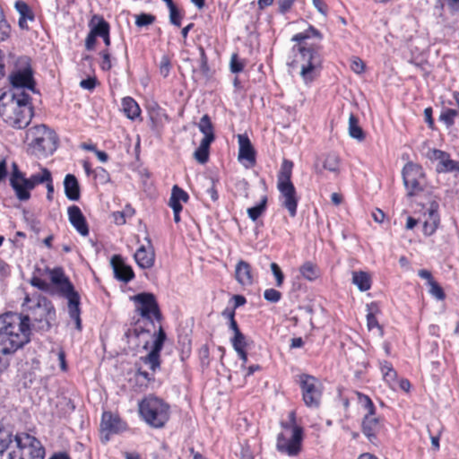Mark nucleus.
<instances>
[{
	"instance_id": "8",
	"label": "nucleus",
	"mask_w": 459,
	"mask_h": 459,
	"mask_svg": "<svg viewBox=\"0 0 459 459\" xmlns=\"http://www.w3.org/2000/svg\"><path fill=\"white\" fill-rule=\"evenodd\" d=\"M51 180V172L42 168L40 173L33 174L29 178L19 170L16 163L13 164V173L10 178V185L20 201H27L30 198V191L36 186Z\"/></svg>"
},
{
	"instance_id": "60",
	"label": "nucleus",
	"mask_w": 459,
	"mask_h": 459,
	"mask_svg": "<svg viewBox=\"0 0 459 459\" xmlns=\"http://www.w3.org/2000/svg\"><path fill=\"white\" fill-rule=\"evenodd\" d=\"M314 7L324 16L327 15L328 7L323 0H312Z\"/></svg>"
},
{
	"instance_id": "13",
	"label": "nucleus",
	"mask_w": 459,
	"mask_h": 459,
	"mask_svg": "<svg viewBox=\"0 0 459 459\" xmlns=\"http://www.w3.org/2000/svg\"><path fill=\"white\" fill-rule=\"evenodd\" d=\"M101 431L102 439L108 441L109 439V434H117L126 429V424L124 422L118 415L113 414L110 411H104L101 419Z\"/></svg>"
},
{
	"instance_id": "20",
	"label": "nucleus",
	"mask_w": 459,
	"mask_h": 459,
	"mask_svg": "<svg viewBox=\"0 0 459 459\" xmlns=\"http://www.w3.org/2000/svg\"><path fill=\"white\" fill-rule=\"evenodd\" d=\"M383 424L380 418L376 415H364L362 420V432L370 442L377 439V434L382 429Z\"/></svg>"
},
{
	"instance_id": "62",
	"label": "nucleus",
	"mask_w": 459,
	"mask_h": 459,
	"mask_svg": "<svg viewBox=\"0 0 459 459\" xmlns=\"http://www.w3.org/2000/svg\"><path fill=\"white\" fill-rule=\"evenodd\" d=\"M295 0H278L279 12L285 13L292 6Z\"/></svg>"
},
{
	"instance_id": "21",
	"label": "nucleus",
	"mask_w": 459,
	"mask_h": 459,
	"mask_svg": "<svg viewBox=\"0 0 459 459\" xmlns=\"http://www.w3.org/2000/svg\"><path fill=\"white\" fill-rule=\"evenodd\" d=\"M110 264L113 268L115 277L124 282H129L134 276L133 269L126 265L120 255H114Z\"/></svg>"
},
{
	"instance_id": "26",
	"label": "nucleus",
	"mask_w": 459,
	"mask_h": 459,
	"mask_svg": "<svg viewBox=\"0 0 459 459\" xmlns=\"http://www.w3.org/2000/svg\"><path fill=\"white\" fill-rule=\"evenodd\" d=\"M15 9L17 10V12L20 14V18L18 21L19 27L22 30H27L28 29L27 21L34 20V15L32 13L30 8L25 2L19 0V1H16V3H15Z\"/></svg>"
},
{
	"instance_id": "15",
	"label": "nucleus",
	"mask_w": 459,
	"mask_h": 459,
	"mask_svg": "<svg viewBox=\"0 0 459 459\" xmlns=\"http://www.w3.org/2000/svg\"><path fill=\"white\" fill-rule=\"evenodd\" d=\"M238 160L244 161L247 168H251L255 163V152L247 134H238Z\"/></svg>"
},
{
	"instance_id": "49",
	"label": "nucleus",
	"mask_w": 459,
	"mask_h": 459,
	"mask_svg": "<svg viewBox=\"0 0 459 459\" xmlns=\"http://www.w3.org/2000/svg\"><path fill=\"white\" fill-rule=\"evenodd\" d=\"M155 17L149 13H141L136 16L135 24L138 27H143L153 23Z\"/></svg>"
},
{
	"instance_id": "29",
	"label": "nucleus",
	"mask_w": 459,
	"mask_h": 459,
	"mask_svg": "<svg viewBox=\"0 0 459 459\" xmlns=\"http://www.w3.org/2000/svg\"><path fill=\"white\" fill-rule=\"evenodd\" d=\"M293 162L289 160H283L280 172L278 174L277 184H292L291 182V175H292Z\"/></svg>"
},
{
	"instance_id": "58",
	"label": "nucleus",
	"mask_w": 459,
	"mask_h": 459,
	"mask_svg": "<svg viewBox=\"0 0 459 459\" xmlns=\"http://www.w3.org/2000/svg\"><path fill=\"white\" fill-rule=\"evenodd\" d=\"M170 70V61L169 57L162 56L160 64V72L164 76L167 77Z\"/></svg>"
},
{
	"instance_id": "22",
	"label": "nucleus",
	"mask_w": 459,
	"mask_h": 459,
	"mask_svg": "<svg viewBox=\"0 0 459 459\" xmlns=\"http://www.w3.org/2000/svg\"><path fill=\"white\" fill-rule=\"evenodd\" d=\"M149 242V248H146L144 246H141L134 254V259L139 267L143 269H149L153 266L155 261V254L151 245V241Z\"/></svg>"
},
{
	"instance_id": "17",
	"label": "nucleus",
	"mask_w": 459,
	"mask_h": 459,
	"mask_svg": "<svg viewBox=\"0 0 459 459\" xmlns=\"http://www.w3.org/2000/svg\"><path fill=\"white\" fill-rule=\"evenodd\" d=\"M63 296L68 300L67 309L70 318L74 321L75 328L81 331L82 320L79 293L75 290H73Z\"/></svg>"
},
{
	"instance_id": "2",
	"label": "nucleus",
	"mask_w": 459,
	"mask_h": 459,
	"mask_svg": "<svg viewBox=\"0 0 459 459\" xmlns=\"http://www.w3.org/2000/svg\"><path fill=\"white\" fill-rule=\"evenodd\" d=\"M29 93H3L0 96V117L14 128H25L33 117Z\"/></svg>"
},
{
	"instance_id": "45",
	"label": "nucleus",
	"mask_w": 459,
	"mask_h": 459,
	"mask_svg": "<svg viewBox=\"0 0 459 459\" xmlns=\"http://www.w3.org/2000/svg\"><path fill=\"white\" fill-rule=\"evenodd\" d=\"M167 335L164 332L163 328L160 326L158 333L155 334V340L153 342L152 351L160 352L161 351L164 342L166 341Z\"/></svg>"
},
{
	"instance_id": "14",
	"label": "nucleus",
	"mask_w": 459,
	"mask_h": 459,
	"mask_svg": "<svg viewBox=\"0 0 459 459\" xmlns=\"http://www.w3.org/2000/svg\"><path fill=\"white\" fill-rule=\"evenodd\" d=\"M277 188L281 193V205L286 208L290 217L297 214L298 196L293 184H277Z\"/></svg>"
},
{
	"instance_id": "11",
	"label": "nucleus",
	"mask_w": 459,
	"mask_h": 459,
	"mask_svg": "<svg viewBox=\"0 0 459 459\" xmlns=\"http://www.w3.org/2000/svg\"><path fill=\"white\" fill-rule=\"evenodd\" d=\"M300 388L305 404L309 408H318L322 395L319 381L312 376L301 375Z\"/></svg>"
},
{
	"instance_id": "39",
	"label": "nucleus",
	"mask_w": 459,
	"mask_h": 459,
	"mask_svg": "<svg viewBox=\"0 0 459 459\" xmlns=\"http://www.w3.org/2000/svg\"><path fill=\"white\" fill-rule=\"evenodd\" d=\"M340 166V158L335 153H329L326 155L323 168L330 172L338 174Z\"/></svg>"
},
{
	"instance_id": "32",
	"label": "nucleus",
	"mask_w": 459,
	"mask_h": 459,
	"mask_svg": "<svg viewBox=\"0 0 459 459\" xmlns=\"http://www.w3.org/2000/svg\"><path fill=\"white\" fill-rule=\"evenodd\" d=\"M188 195L182 188L175 185L172 187L171 195L169 198V206L170 207H182L180 202L186 203L188 201Z\"/></svg>"
},
{
	"instance_id": "28",
	"label": "nucleus",
	"mask_w": 459,
	"mask_h": 459,
	"mask_svg": "<svg viewBox=\"0 0 459 459\" xmlns=\"http://www.w3.org/2000/svg\"><path fill=\"white\" fill-rule=\"evenodd\" d=\"M122 108L125 115L131 120L135 119L141 114L139 105L131 97H126L122 100Z\"/></svg>"
},
{
	"instance_id": "37",
	"label": "nucleus",
	"mask_w": 459,
	"mask_h": 459,
	"mask_svg": "<svg viewBox=\"0 0 459 459\" xmlns=\"http://www.w3.org/2000/svg\"><path fill=\"white\" fill-rule=\"evenodd\" d=\"M299 271L302 276L308 281H314L319 277V269L311 262H306Z\"/></svg>"
},
{
	"instance_id": "54",
	"label": "nucleus",
	"mask_w": 459,
	"mask_h": 459,
	"mask_svg": "<svg viewBox=\"0 0 459 459\" xmlns=\"http://www.w3.org/2000/svg\"><path fill=\"white\" fill-rule=\"evenodd\" d=\"M243 69H244L243 63L238 60L237 54H233L230 58V71L234 74H238V73L242 72Z\"/></svg>"
},
{
	"instance_id": "38",
	"label": "nucleus",
	"mask_w": 459,
	"mask_h": 459,
	"mask_svg": "<svg viewBox=\"0 0 459 459\" xmlns=\"http://www.w3.org/2000/svg\"><path fill=\"white\" fill-rule=\"evenodd\" d=\"M267 204V196L264 195L260 203L253 207L247 209L248 217L253 221H256L265 211Z\"/></svg>"
},
{
	"instance_id": "23",
	"label": "nucleus",
	"mask_w": 459,
	"mask_h": 459,
	"mask_svg": "<svg viewBox=\"0 0 459 459\" xmlns=\"http://www.w3.org/2000/svg\"><path fill=\"white\" fill-rule=\"evenodd\" d=\"M236 281L242 286H251L254 282L251 265L240 260L236 264L235 268Z\"/></svg>"
},
{
	"instance_id": "33",
	"label": "nucleus",
	"mask_w": 459,
	"mask_h": 459,
	"mask_svg": "<svg viewBox=\"0 0 459 459\" xmlns=\"http://www.w3.org/2000/svg\"><path fill=\"white\" fill-rule=\"evenodd\" d=\"M352 283H354L360 291H366L371 287L370 277L365 272H354L352 273Z\"/></svg>"
},
{
	"instance_id": "47",
	"label": "nucleus",
	"mask_w": 459,
	"mask_h": 459,
	"mask_svg": "<svg viewBox=\"0 0 459 459\" xmlns=\"http://www.w3.org/2000/svg\"><path fill=\"white\" fill-rule=\"evenodd\" d=\"M429 292L435 297L437 300H443L446 298V294L442 287L435 281H431L429 285Z\"/></svg>"
},
{
	"instance_id": "43",
	"label": "nucleus",
	"mask_w": 459,
	"mask_h": 459,
	"mask_svg": "<svg viewBox=\"0 0 459 459\" xmlns=\"http://www.w3.org/2000/svg\"><path fill=\"white\" fill-rule=\"evenodd\" d=\"M143 361L150 366V368L152 371H155L157 368H160V352L151 351L149 354L143 358H142Z\"/></svg>"
},
{
	"instance_id": "63",
	"label": "nucleus",
	"mask_w": 459,
	"mask_h": 459,
	"mask_svg": "<svg viewBox=\"0 0 459 459\" xmlns=\"http://www.w3.org/2000/svg\"><path fill=\"white\" fill-rule=\"evenodd\" d=\"M96 38L97 36L94 35L91 31L88 34L86 39H85V48L88 50L93 49L95 43H96Z\"/></svg>"
},
{
	"instance_id": "12",
	"label": "nucleus",
	"mask_w": 459,
	"mask_h": 459,
	"mask_svg": "<svg viewBox=\"0 0 459 459\" xmlns=\"http://www.w3.org/2000/svg\"><path fill=\"white\" fill-rule=\"evenodd\" d=\"M138 304L136 310L142 317L152 322L153 316L158 321L161 320V313L155 296L150 292H142L131 297Z\"/></svg>"
},
{
	"instance_id": "19",
	"label": "nucleus",
	"mask_w": 459,
	"mask_h": 459,
	"mask_svg": "<svg viewBox=\"0 0 459 459\" xmlns=\"http://www.w3.org/2000/svg\"><path fill=\"white\" fill-rule=\"evenodd\" d=\"M51 282L58 288L59 292L62 295L74 290V285L65 275L64 270L61 267H56L54 269H48Z\"/></svg>"
},
{
	"instance_id": "61",
	"label": "nucleus",
	"mask_w": 459,
	"mask_h": 459,
	"mask_svg": "<svg viewBox=\"0 0 459 459\" xmlns=\"http://www.w3.org/2000/svg\"><path fill=\"white\" fill-rule=\"evenodd\" d=\"M101 56H102V63H101V68L105 71H108L111 69V61H110V54L108 53V50H103L101 52Z\"/></svg>"
},
{
	"instance_id": "6",
	"label": "nucleus",
	"mask_w": 459,
	"mask_h": 459,
	"mask_svg": "<svg viewBox=\"0 0 459 459\" xmlns=\"http://www.w3.org/2000/svg\"><path fill=\"white\" fill-rule=\"evenodd\" d=\"M289 421L281 422L283 431L278 435L277 449L288 456H296L301 448L303 429L296 423V412L289 413Z\"/></svg>"
},
{
	"instance_id": "25",
	"label": "nucleus",
	"mask_w": 459,
	"mask_h": 459,
	"mask_svg": "<svg viewBox=\"0 0 459 459\" xmlns=\"http://www.w3.org/2000/svg\"><path fill=\"white\" fill-rule=\"evenodd\" d=\"M438 204L436 202L430 204L429 209V220L424 222L423 232L426 236H431L437 230L439 224L437 213Z\"/></svg>"
},
{
	"instance_id": "9",
	"label": "nucleus",
	"mask_w": 459,
	"mask_h": 459,
	"mask_svg": "<svg viewBox=\"0 0 459 459\" xmlns=\"http://www.w3.org/2000/svg\"><path fill=\"white\" fill-rule=\"evenodd\" d=\"M8 78L12 93H28L27 91L36 92L33 70L28 56H22L15 59L13 69Z\"/></svg>"
},
{
	"instance_id": "50",
	"label": "nucleus",
	"mask_w": 459,
	"mask_h": 459,
	"mask_svg": "<svg viewBox=\"0 0 459 459\" xmlns=\"http://www.w3.org/2000/svg\"><path fill=\"white\" fill-rule=\"evenodd\" d=\"M169 22L173 25H175L177 27H180L182 15L180 14V12L178 11L176 4L170 8H169Z\"/></svg>"
},
{
	"instance_id": "5",
	"label": "nucleus",
	"mask_w": 459,
	"mask_h": 459,
	"mask_svg": "<svg viewBox=\"0 0 459 459\" xmlns=\"http://www.w3.org/2000/svg\"><path fill=\"white\" fill-rule=\"evenodd\" d=\"M56 134L46 125H38L26 132V142L31 152L38 156L52 154L57 148Z\"/></svg>"
},
{
	"instance_id": "16",
	"label": "nucleus",
	"mask_w": 459,
	"mask_h": 459,
	"mask_svg": "<svg viewBox=\"0 0 459 459\" xmlns=\"http://www.w3.org/2000/svg\"><path fill=\"white\" fill-rule=\"evenodd\" d=\"M428 158L430 160L438 161L436 168L437 172L446 173L455 171V160L450 159L449 153L441 150L432 149L429 151Z\"/></svg>"
},
{
	"instance_id": "36",
	"label": "nucleus",
	"mask_w": 459,
	"mask_h": 459,
	"mask_svg": "<svg viewBox=\"0 0 459 459\" xmlns=\"http://www.w3.org/2000/svg\"><path fill=\"white\" fill-rule=\"evenodd\" d=\"M148 333L149 332L142 326H134L133 328H129L125 333V337L128 343H133L134 346L138 347L140 345V342H138L139 338L143 334H146Z\"/></svg>"
},
{
	"instance_id": "40",
	"label": "nucleus",
	"mask_w": 459,
	"mask_h": 459,
	"mask_svg": "<svg viewBox=\"0 0 459 459\" xmlns=\"http://www.w3.org/2000/svg\"><path fill=\"white\" fill-rule=\"evenodd\" d=\"M358 401L360 406L367 411L365 415H375L376 408L369 396L358 393Z\"/></svg>"
},
{
	"instance_id": "64",
	"label": "nucleus",
	"mask_w": 459,
	"mask_h": 459,
	"mask_svg": "<svg viewBox=\"0 0 459 459\" xmlns=\"http://www.w3.org/2000/svg\"><path fill=\"white\" fill-rule=\"evenodd\" d=\"M418 275L420 278L427 280L428 285H429L431 281H435V280L432 277L431 273L428 270H425V269L420 270L418 272Z\"/></svg>"
},
{
	"instance_id": "24",
	"label": "nucleus",
	"mask_w": 459,
	"mask_h": 459,
	"mask_svg": "<svg viewBox=\"0 0 459 459\" xmlns=\"http://www.w3.org/2000/svg\"><path fill=\"white\" fill-rule=\"evenodd\" d=\"M64 188L65 196L71 201H78L81 196L80 185L76 177L73 174H67L64 179Z\"/></svg>"
},
{
	"instance_id": "7",
	"label": "nucleus",
	"mask_w": 459,
	"mask_h": 459,
	"mask_svg": "<svg viewBox=\"0 0 459 459\" xmlns=\"http://www.w3.org/2000/svg\"><path fill=\"white\" fill-rule=\"evenodd\" d=\"M169 405L162 399L149 395L139 403V413L144 421L152 428L164 427L170 415Z\"/></svg>"
},
{
	"instance_id": "56",
	"label": "nucleus",
	"mask_w": 459,
	"mask_h": 459,
	"mask_svg": "<svg viewBox=\"0 0 459 459\" xmlns=\"http://www.w3.org/2000/svg\"><path fill=\"white\" fill-rule=\"evenodd\" d=\"M135 376H136L137 381H141V385H147L148 383L154 380V377L152 375H150L146 371H142L141 369H139L136 372Z\"/></svg>"
},
{
	"instance_id": "41",
	"label": "nucleus",
	"mask_w": 459,
	"mask_h": 459,
	"mask_svg": "<svg viewBox=\"0 0 459 459\" xmlns=\"http://www.w3.org/2000/svg\"><path fill=\"white\" fill-rule=\"evenodd\" d=\"M380 368H381V372L383 374L384 379L386 382L390 383L396 378V377H397L396 371L394 369L391 363H389L387 361H383L380 364Z\"/></svg>"
},
{
	"instance_id": "34",
	"label": "nucleus",
	"mask_w": 459,
	"mask_h": 459,
	"mask_svg": "<svg viewBox=\"0 0 459 459\" xmlns=\"http://www.w3.org/2000/svg\"><path fill=\"white\" fill-rule=\"evenodd\" d=\"M149 115L152 124V127L153 129L162 124L163 120H168L169 118L164 110L160 108L157 104L149 109Z\"/></svg>"
},
{
	"instance_id": "3",
	"label": "nucleus",
	"mask_w": 459,
	"mask_h": 459,
	"mask_svg": "<svg viewBox=\"0 0 459 459\" xmlns=\"http://www.w3.org/2000/svg\"><path fill=\"white\" fill-rule=\"evenodd\" d=\"M19 454L16 451L9 453V459H24L25 456H29L30 459H44L45 448L41 445L40 441L35 437L30 436L28 433H17L13 437ZM13 442V435L8 430L3 420H0V455L9 448L10 444Z\"/></svg>"
},
{
	"instance_id": "46",
	"label": "nucleus",
	"mask_w": 459,
	"mask_h": 459,
	"mask_svg": "<svg viewBox=\"0 0 459 459\" xmlns=\"http://www.w3.org/2000/svg\"><path fill=\"white\" fill-rule=\"evenodd\" d=\"M458 115L457 110L447 108L441 112L439 116L440 121L444 122L447 127L454 125L455 117Z\"/></svg>"
},
{
	"instance_id": "18",
	"label": "nucleus",
	"mask_w": 459,
	"mask_h": 459,
	"mask_svg": "<svg viewBox=\"0 0 459 459\" xmlns=\"http://www.w3.org/2000/svg\"><path fill=\"white\" fill-rule=\"evenodd\" d=\"M67 213L70 223L78 233L83 237L87 236L89 234V228L81 209L76 205H72L68 207Z\"/></svg>"
},
{
	"instance_id": "42",
	"label": "nucleus",
	"mask_w": 459,
	"mask_h": 459,
	"mask_svg": "<svg viewBox=\"0 0 459 459\" xmlns=\"http://www.w3.org/2000/svg\"><path fill=\"white\" fill-rule=\"evenodd\" d=\"M230 342L235 351L239 350H246L248 345L247 339L242 333V332L237 333V334H233V336L230 338Z\"/></svg>"
},
{
	"instance_id": "59",
	"label": "nucleus",
	"mask_w": 459,
	"mask_h": 459,
	"mask_svg": "<svg viewBox=\"0 0 459 459\" xmlns=\"http://www.w3.org/2000/svg\"><path fill=\"white\" fill-rule=\"evenodd\" d=\"M97 83V80L95 77H89L87 79L82 80L80 82V86L82 89L92 91Z\"/></svg>"
},
{
	"instance_id": "52",
	"label": "nucleus",
	"mask_w": 459,
	"mask_h": 459,
	"mask_svg": "<svg viewBox=\"0 0 459 459\" xmlns=\"http://www.w3.org/2000/svg\"><path fill=\"white\" fill-rule=\"evenodd\" d=\"M264 298L270 302L276 303L281 298V293L274 289H267L264 292Z\"/></svg>"
},
{
	"instance_id": "30",
	"label": "nucleus",
	"mask_w": 459,
	"mask_h": 459,
	"mask_svg": "<svg viewBox=\"0 0 459 459\" xmlns=\"http://www.w3.org/2000/svg\"><path fill=\"white\" fill-rule=\"evenodd\" d=\"M198 128L204 135L202 140H208L209 143H212L214 141L215 136L213 133V126L208 115H204L201 117Z\"/></svg>"
},
{
	"instance_id": "57",
	"label": "nucleus",
	"mask_w": 459,
	"mask_h": 459,
	"mask_svg": "<svg viewBox=\"0 0 459 459\" xmlns=\"http://www.w3.org/2000/svg\"><path fill=\"white\" fill-rule=\"evenodd\" d=\"M30 284L32 286L38 288L39 290H45V291L49 289V284L37 276H33L31 278Z\"/></svg>"
},
{
	"instance_id": "53",
	"label": "nucleus",
	"mask_w": 459,
	"mask_h": 459,
	"mask_svg": "<svg viewBox=\"0 0 459 459\" xmlns=\"http://www.w3.org/2000/svg\"><path fill=\"white\" fill-rule=\"evenodd\" d=\"M271 270L276 279V286L281 287L284 280L283 273L276 263L271 264Z\"/></svg>"
},
{
	"instance_id": "51",
	"label": "nucleus",
	"mask_w": 459,
	"mask_h": 459,
	"mask_svg": "<svg viewBox=\"0 0 459 459\" xmlns=\"http://www.w3.org/2000/svg\"><path fill=\"white\" fill-rule=\"evenodd\" d=\"M372 306H373V304H371L370 306L368 305V313L367 315L368 328V330H372L374 327H377L380 330V332L382 333V329H381L373 311L371 310Z\"/></svg>"
},
{
	"instance_id": "55",
	"label": "nucleus",
	"mask_w": 459,
	"mask_h": 459,
	"mask_svg": "<svg viewBox=\"0 0 459 459\" xmlns=\"http://www.w3.org/2000/svg\"><path fill=\"white\" fill-rule=\"evenodd\" d=\"M351 69L356 74H361L365 70V64L360 58L353 57L351 63Z\"/></svg>"
},
{
	"instance_id": "4",
	"label": "nucleus",
	"mask_w": 459,
	"mask_h": 459,
	"mask_svg": "<svg viewBox=\"0 0 459 459\" xmlns=\"http://www.w3.org/2000/svg\"><path fill=\"white\" fill-rule=\"evenodd\" d=\"M297 50L293 60L289 64L292 71H299V74L306 84L312 82L319 75L322 68V56L320 46L299 45L294 47Z\"/></svg>"
},
{
	"instance_id": "10",
	"label": "nucleus",
	"mask_w": 459,
	"mask_h": 459,
	"mask_svg": "<svg viewBox=\"0 0 459 459\" xmlns=\"http://www.w3.org/2000/svg\"><path fill=\"white\" fill-rule=\"evenodd\" d=\"M402 174L404 186L408 190V196L416 195L424 190L425 174L420 165L408 162L403 167Z\"/></svg>"
},
{
	"instance_id": "35",
	"label": "nucleus",
	"mask_w": 459,
	"mask_h": 459,
	"mask_svg": "<svg viewBox=\"0 0 459 459\" xmlns=\"http://www.w3.org/2000/svg\"><path fill=\"white\" fill-rule=\"evenodd\" d=\"M212 143L208 140H202L199 147L194 152L195 159L200 164H205L209 160V149Z\"/></svg>"
},
{
	"instance_id": "1",
	"label": "nucleus",
	"mask_w": 459,
	"mask_h": 459,
	"mask_svg": "<svg viewBox=\"0 0 459 459\" xmlns=\"http://www.w3.org/2000/svg\"><path fill=\"white\" fill-rule=\"evenodd\" d=\"M28 314L7 312L0 316V373L9 366L8 356L30 342V323L40 331L50 329L56 318L52 302L41 294L26 295Z\"/></svg>"
},
{
	"instance_id": "48",
	"label": "nucleus",
	"mask_w": 459,
	"mask_h": 459,
	"mask_svg": "<svg viewBox=\"0 0 459 459\" xmlns=\"http://www.w3.org/2000/svg\"><path fill=\"white\" fill-rule=\"evenodd\" d=\"M200 50V72L205 77L208 78L210 76V68L208 66L207 56L205 55L204 49L203 48H199Z\"/></svg>"
},
{
	"instance_id": "27",
	"label": "nucleus",
	"mask_w": 459,
	"mask_h": 459,
	"mask_svg": "<svg viewBox=\"0 0 459 459\" xmlns=\"http://www.w3.org/2000/svg\"><path fill=\"white\" fill-rule=\"evenodd\" d=\"M91 30L97 37H102L107 32H109V24L104 20L103 17L94 15L89 24Z\"/></svg>"
},
{
	"instance_id": "44",
	"label": "nucleus",
	"mask_w": 459,
	"mask_h": 459,
	"mask_svg": "<svg viewBox=\"0 0 459 459\" xmlns=\"http://www.w3.org/2000/svg\"><path fill=\"white\" fill-rule=\"evenodd\" d=\"M11 27L7 22L3 9L0 7V42L9 38Z\"/></svg>"
},
{
	"instance_id": "31",
	"label": "nucleus",
	"mask_w": 459,
	"mask_h": 459,
	"mask_svg": "<svg viewBox=\"0 0 459 459\" xmlns=\"http://www.w3.org/2000/svg\"><path fill=\"white\" fill-rule=\"evenodd\" d=\"M349 135L358 140L359 142H362L365 139V133L363 129L359 125L358 117L351 114L349 117Z\"/></svg>"
}]
</instances>
